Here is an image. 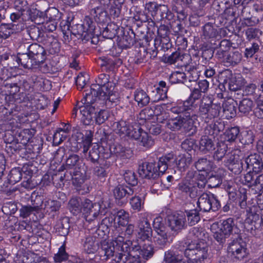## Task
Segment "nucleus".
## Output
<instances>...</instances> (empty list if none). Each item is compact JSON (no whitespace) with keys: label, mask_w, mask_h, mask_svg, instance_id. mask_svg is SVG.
Here are the masks:
<instances>
[{"label":"nucleus","mask_w":263,"mask_h":263,"mask_svg":"<svg viewBox=\"0 0 263 263\" xmlns=\"http://www.w3.org/2000/svg\"><path fill=\"white\" fill-rule=\"evenodd\" d=\"M130 241H124L123 236L115 235L111 241L104 240L101 242L99 253L107 260L113 257L116 263H131L134 259H128V250Z\"/></svg>","instance_id":"nucleus-1"},{"label":"nucleus","mask_w":263,"mask_h":263,"mask_svg":"<svg viewBox=\"0 0 263 263\" xmlns=\"http://www.w3.org/2000/svg\"><path fill=\"white\" fill-rule=\"evenodd\" d=\"M124 2V0H90L88 5L90 14L96 22L104 23L107 21V11L114 17L119 16Z\"/></svg>","instance_id":"nucleus-2"},{"label":"nucleus","mask_w":263,"mask_h":263,"mask_svg":"<svg viewBox=\"0 0 263 263\" xmlns=\"http://www.w3.org/2000/svg\"><path fill=\"white\" fill-rule=\"evenodd\" d=\"M212 95H203L199 100L197 115L208 124L219 122L217 120L219 117L221 106L220 104L214 103Z\"/></svg>","instance_id":"nucleus-3"},{"label":"nucleus","mask_w":263,"mask_h":263,"mask_svg":"<svg viewBox=\"0 0 263 263\" xmlns=\"http://www.w3.org/2000/svg\"><path fill=\"white\" fill-rule=\"evenodd\" d=\"M206 180L204 175H200L193 171H189L184 180L179 183L178 189L191 198L198 195V189L205 187Z\"/></svg>","instance_id":"nucleus-4"},{"label":"nucleus","mask_w":263,"mask_h":263,"mask_svg":"<svg viewBox=\"0 0 263 263\" xmlns=\"http://www.w3.org/2000/svg\"><path fill=\"white\" fill-rule=\"evenodd\" d=\"M96 84L91 86L89 91L86 92L85 94H92L93 96L92 90H95L96 94L94 96L97 99L108 100L112 101L114 99H111V97L113 94L115 84L109 80V76L105 73H101L96 80Z\"/></svg>","instance_id":"nucleus-5"},{"label":"nucleus","mask_w":263,"mask_h":263,"mask_svg":"<svg viewBox=\"0 0 263 263\" xmlns=\"http://www.w3.org/2000/svg\"><path fill=\"white\" fill-rule=\"evenodd\" d=\"M93 95L96 94L92 90ZM96 97L92 94H85L80 102L78 103L77 106L81 114V122L85 125H93L94 123L95 107L92 104L97 100Z\"/></svg>","instance_id":"nucleus-6"},{"label":"nucleus","mask_w":263,"mask_h":263,"mask_svg":"<svg viewBox=\"0 0 263 263\" xmlns=\"http://www.w3.org/2000/svg\"><path fill=\"white\" fill-rule=\"evenodd\" d=\"M224 124L222 122H216L207 124L204 129L205 135L202 136L199 142V149L204 153L214 149V144L209 136L215 138L224 129Z\"/></svg>","instance_id":"nucleus-7"},{"label":"nucleus","mask_w":263,"mask_h":263,"mask_svg":"<svg viewBox=\"0 0 263 263\" xmlns=\"http://www.w3.org/2000/svg\"><path fill=\"white\" fill-rule=\"evenodd\" d=\"M116 128V132L120 136L125 135L128 137L137 140L140 137L143 130L134 122V119L131 117L127 120H121L115 122L114 124Z\"/></svg>","instance_id":"nucleus-8"},{"label":"nucleus","mask_w":263,"mask_h":263,"mask_svg":"<svg viewBox=\"0 0 263 263\" xmlns=\"http://www.w3.org/2000/svg\"><path fill=\"white\" fill-rule=\"evenodd\" d=\"M128 259H134L131 263H141L140 257L147 260L153 257L155 251L154 247L150 243H145L141 247L136 242L132 243L129 246Z\"/></svg>","instance_id":"nucleus-9"},{"label":"nucleus","mask_w":263,"mask_h":263,"mask_svg":"<svg viewBox=\"0 0 263 263\" xmlns=\"http://www.w3.org/2000/svg\"><path fill=\"white\" fill-rule=\"evenodd\" d=\"M153 227L157 233L154 237V242L160 248H163L169 242V240L172 239L174 233H172L169 228L164 224L161 217H157L154 219Z\"/></svg>","instance_id":"nucleus-10"},{"label":"nucleus","mask_w":263,"mask_h":263,"mask_svg":"<svg viewBox=\"0 0 263 263\" xmlns=\"http://www.w3.org/2000/svg\"><path fill=\"white\" fill-rule=\"evenodd\" d=\"M82 204V212L86 221L90 223L92 222L93 226H87L88 229L92 231L97 230V227L99 223L96 218L99 214L100 211V205L97 203H92L91 200L85 199Z\"/></svg>","instance_id":"nucleus-11"},{"label":"nucleus","mask_w":263,"mask_h":263,"mask_svg":"<svg viewBox=\"0 0 263 263\" xmlns=\"http://www.w3.org/2000/svg\"><path fill=\"white\" fill-rule=\"evenodd\" d=\"M234 226L233 219L229 218L223 220L220 226L218 223H213L211 226V231L213 237L218 242L222 243L225 241L226 238L232 234Z\"/></svg>","instance_id":"nucleus-12"},{"label":"nucleus","mask_w":263,"mask_h":263,"mask_svg":"<svg viewBox=\"0 0 263 263\" xmlns=\"http://www.w3.org/2000/svg\"><path fill=\"white\" fill-rule=\"evenodd\" d=\"M29 44V42L24 43L20 45V48H27L28 54L32 58V62L35 66L39 67L45 61L47 52L43 46L37 43Z\"/></svg>","instance_id":"nucleus-13"},{"label":"nucleus","mask_w":263,"mask_h":263,"mask_svg":"<svg viewBox=\"0 0 263 263\" xmlns=\"http://www.w3.org/2000/svg\"><path fill=\"white\" fill-rule=\"evenodd\" d=\"M184 254L189 259H197L203 262L208 256L207 245L202 241L190 243L185 249Z\"/></svg>","instance_id":"nucleus-14"},{"label":"nucleus","mask_w":263,"mask_h":263,"mask_svg":"<svg viewBox=\"0 0 263 263\" xmlns=\"http://www.w3.org/2000/svg\"><path fill=\"white\" fill-rule=\"evenodd\" d=\"M197 205L204 212L216 211L221 206L217 197L211 193H203L198 198Z\"/></svg>","instance_id":"nucleus-15"},{"label":"nucleus","mask_w":263,"mask_h":263,"mask_svg":"<svg viewBox=\"0 0 263 263\" xmlns=\"http://www.w3.org/2000/svg\"><path fill=\"white\" fill-rule=\"evenodd\" d=\"M227 250L229 254L239 260L242 259L248 255L246 242L240 237L232 240Z\"/></svg>","instance_id":"nucleus-16"},{"label":"nucleus","mask_w":263,"mask_h":263,"mask_svg":"<svg viewBox=\"0 0 263 263\" xmlns=\"http://www.w3.org/2000/svg\"><path fill=\"white\" fill-rule=\"evenodd\" d=\"M86 22L83 24H77L72 29V32L74 34L79 35V38L82 40L88 41L91 39L94 35L95 27L91 21L85 20Z\"/></svg>","instance_id":"nucleus-17"},{"label":"nucleus","mask_w":263,"mask_h":263,"mask_svg":"<svg viewBox=\"0 0 263 263\" xmlns=\"http://www.w3.org/2000/svg\"><path fill=\"white\" fill-rule=\"evenodd\" d=\"M237 151H234L226 155L224 164L235 174L239 173L243 169V163L240 159Z\"/></svg>","instance_id":"nucleus-18"},{"label":"nucleus","mask_w":263,"mask_h":263,"mask_svg":"<svg viewBox=\"0 0 263 263\" xmlns=\"http://www.w3.org/2000/svg\"><path fill=\"white\" fill-rule=\"evenodd\" d=\"M138 172L140 176L143 178L156 179L161 175L156 164L152 162H144L139 165Z\"/></svg>","instance_id":"nucleus-19"},{"label":"nucleus","mask_w":263,"mask_h":263,"mask_svg":"<svg viewBox=\"0 0 263 263\" xmlns=\"http://www.w3.org/2000/svg\"><path fill=\"white\" fill-rule=\"evenodd\" d=\"M141 216L137 224L138 231L137 237L142 241L149 240L152 236V230L150 223L145 217V214H141Z\"/></svg>","instance_id":"nucleus-20"},{"label":"nucleus","mask_w":263,"mask_h":263,"mask_svg":"<svg viewBox=\"0 0 263 263\" xmlns=\"http://www.w3.org/2000/svg\"><path fill=\"white\" fill-rule=\"evenodd\" d=\"M186 223L185 215L183 213H177L167 217V228L172 233H176L181 230Z\"/></svg>","instance_id":"nucleus-21"},{"label":"nucleus","mask_w":263,"mask_h":263,"mask_svg":"<svg viewBox=\"0 0 263 263\" xmlns=\"http://www.w3.org/2000/svg\"><path fill=\"white\" fill-rule=\"evenodd\" d=\"M183 117L184 130L192 135L195 134L197 131V125L199 124L198 115L195 112H193L192 114L187 112Z\"/></svg>","instance_id":"nucleus-22"},{"label":"nucleus","mask_w":263,"mask_h":263,"mask_svg":"<svg viewBox=\"0 0 263 263\" xmlns=\"http://www.w3.org/2000/svg\"><path fill=\"white\" fill-rule=\"evenodd\" d=\"M57 22L54 20H50L42 23L40 29L44 32H52L54 31L57 26ZM36 32H39V28H33L29 31L28 34L32 40H37L39 34H35Z\"/></svg>","instance_id":"nucleus-23"},{"label":"nucleus","mask_w":263,"mask_h":263,"mask_svg":"<svg viewBox=\"0 0 263 263\" xmlns=\"http://www.w3.org/2000/svg\"><path fill=\"white\" fill-rule=\"evenodd\" d=\"M246 167L251 168L255 173H259L263 168V162L260 156L257 154H251L245 159Z\"/></svg>","instance_id":"nucleus-24"},{"label":"nucleus","mask_w":263,"mask_h":263,"mask_svg":"<svg viewBox=\"0 0 263 263\" xmlns=\"http://www.w3.org/2000/svg\"><path fill=\"white\" fill-rule=\"evenodd\" d=\"M176 158L173 154L169 153L159 158L157 163V167L159 172L163 175L168 167L175 166Z\"/></svg>","instance_id":"nucleus-25"},{"label":"nucleus","mask_w":263,"mask_h":263,"mask_svg":"<svg viewBox=\"0 0 263 263\" xmlns=\"http://www.w3.org/2000/svg\"><path fill=\"white\" fill-rule=\"evenodd\" d=\"M32 206H23L20 210V215L25 218L28 217L33 211H37L42 206V197L36 196L34 200H32Z\"/></svg>","instance_id":"nucleus-26"},{"label":"nucleus","mask_w":263,"mask_h":263,"mask_svg":"<svg viewBox=\"0 0 263 263\" xmlns=\"http://www.w3.org/2000/svg\"><path fill=\"white\" fill-rule=\"evenodd\" d=\"M24 28V24L20 25L3 24L0 26V36L3 39H7L15 30H22Z\"/></svg>","instance_id":"nucleus-27"},{"label":"nucleus","mask_w":263,"mask_h":263,"mask_svg":"<svg viewBox=\"0 0 263 263\" xmlns=\"http://www.w3.org/2000/svg\"><path fill=\"white\" fill-rule=\"evenodd\" d=\"M99 241L96 237L89 236L84 240L83 246L84 251L88 254L95 253L99 249Z\"/></svg>","instance_id":"nucleus-28"},{"label":"nucleus","mask_w":263,"mask_h":263,"mask_svg":"<svg viewBox=\"0 0 263 263\" xmlns=\"http://www.w3.org/2000/svg\"><path fill=\"white\" fill-rule=\"evenodd\" d=\"M201 92L197 88H194L189 97L185 100V104L190 106L192 111H195L199 106V101L201 97Z\"/></svg>","instance_id":"nucleus-29"},{"label":"nucleus","mask_w":263,"mask_h":263,"mask_svg":"<svg viewBox=\"0 0 263 263\" xmlns=\"http://www.w3.org/2000/svg\"><path fill=\"white\" fill-rule=\"evenodd\" d=\"M110 150L111 153L122 159L128 158L132 155V151L129 148L125 147L119 144L113 145L110 147Z\"/></svg>","instance_id":"nucleus-30"},{"label":"nucleus","mask_w":263,"mask_h":263,"mask_svg":"<svg viewBox=\"0 0 263 263\" xmlns=\"http://www.w3.org/2000/svg\"><path fill=\"white\" fill-rule=\"evenodd\" d=\"M163 263H187V261L173 251L168 250L164 252Z\"/></svg>","instance_id":"nucleus-31"},{"label":"nucleus","mask_w":263,"mask_h":263,"mask_svg":"<svg viewBox=\"0 0 263 263\" xmlns=\"http://www.w3.org/2000/svg\"><path fill=\"white\" fill-rule=\"evenodd\" d=\"M192 161L191 155L189 153L182 154L176 158L175 166L181 171H184L191 164Z\"/></svg>","instance_id":"nucleus-32"},{"label":"nucleus","mask_w":263,"mask_h":263,"mask_svg":"<svg viewBox=\"0 0 263 263\" xmlns=\"http://www.w3.org/2000/svg\"><path fill=\"white\" fill-rule=\"evenodd\" d=\"M183 117L178 116L176 117H172L167 120L166 126L173 131H177L183 128Z\"/></svg>","instance_id":"nucleus-33"},{"label":"nucleus","mask_w":263,"mask_h":263,"mask_svg":"<svg viewBox=\"0 0 263 263\" xmlns=\"http://www.w3.org/2000/svg\"><path fill=\"white\" fill-rule=\"evenodd\" d=\"M2 89L9 95H15L20 91L17 83L13 82L11 79H8L3 82Z\"/></svg>","instance_id":"nucleus-34"},{"label":"nucleus","mask_w":263,"mask_h":263,"mask_svg":"<svg viewBox=\"0 0 263 263\" xmlns=\"http://www.w3.org/2000/svg\"><path fill=\"white\" fill-rule=\"evenodd\" d=\"M16 61L25 68H34L38 67L37 66H35L32 62V58H31L28 52L19 53L17 57Z\"/></svg>","instance_id":"nucleus-35"},{"label":"nucleus","mask_w":263,"mask_h":263,"mask_svg":"<svg viewBox=\"0 0 263 263\" xmlns=\"http://www.w3.org/2000/svg\"><path fill=\"white\" fill-rule=\"evenodd\" d=\"M189 237L192 239L191 243H197L200 241H204L205 233L202 229L197 227L193 228L190 231Z\"/></svg>","instance_id":"nucleus-36"},{"label":"nucleus","mask_w":263,"mask_h":263,"mask_svg":"<svg viewBox=\"0 0 263 263\" xmlns=\"http://www.w3.org/2000/svg\"><path fill=\"white\" fill-rule=\"evenodd\" d=\"M135 100L139 107L146 106L149 102L150 98L143 90L137 89L135 92Z\"/></svg>","instance_id":"nucleus-37"},{"label":"nucleus","mask_w":263,"mask_h":263,"mask_svg":"<svg viewBox=\"0 0 263 263\" xmlns=\"http://www.w3.org/2000/svg\"><path fill=\"white\" fill-rule=\"evenodd\" d=\"M134 189L129 187H124L122 185L116 186L114 191V195L116 199L120 200L125 197L126 195H132L134 194Z\"/></svg>","instance_id":"nucleus-38"},{"label":"nucleus","mask_w":263,"mask_h":263,"mask_svg":"<svg viewBox=\"0 0 263 263\" xmlns=\"http://www.w3.org/2000/svg\"><path fill=\"white\" fill-rule=\"evenodd\" d=\"M42 206L40 209H44L47 213H51L59 210L61 204L59 201L53 200H48L43 202L42 200Z\"/></svg>","instance_id":"nucleus-39"},{"label":"nucleus","mask_w":263,"mask_h":263,"mask_svg":"<svg viewBox=\"0 0 263 263\" xmlns=\"http://www.w3.org/2000/svg\"><path fill=\"white\" fill-rule=\"evenodd\" d=\"M68 127L64 128H59L54 133L53 137V143L58 145L61 144L67 138L66 134L69 132Z\"/></svg>","instance_id":"nucleus-40"},{"label":"nucleus","mask_w":263,"mask_h":263,"mask_svg":"<svg viewBox=\"0 0 263 263\" xmlns=\"http://www.w3.org/2000/svg\"><path fill=\"white\" fill-rule=\"evenodd\" d=\"M14 7L17 11L21 13V14L30 15V9L26 0H15Z\"/></svg>","instance_id":"nucleus-41"},{"label":"nucleus","mask_w":263,"mask_h":263,"mask_svg":"<svg viewBox=\"0 0 263 263\" xmlns=\"http://www.w3.org/2000/svg\"><path fill=\"white\" fill-rule=\"evenodd\" d=\"M253 107V102L250 99L244 98L240 101L238 109L240 112L247 114L252 110Z\"/></svg>","instance_id":"nucleus-42"},{"label":"nucleus","mask_w":263,"mask_h":263,"mask_svg":"<svg viewBox=\"0 0 263 263\" xmlns=\"http://www.w3.org/2000/svg\"><path fill=\"white\" fill-rule=\"evenodd\" d=\"M79 165L80 158L77 155H70L66 160V169H77L79 168Z\"/></svg>","instance_id":"nucleus-43"},{"label":"nucleus","mask_w":263,"mask_h":263,"mask_svg":"<svg viewBox=\"0 0 263 263\" xmlns=\"http://www.w3.org/2000/svg\"><path fill=\"white\" fill-rule=\"evenodd\" d=\"M239 134V129L238 127H231L227 129L224 133V138L229 142L234 141Z\"/></svg>","instance_id":"nucleus-44"},{"label":"nucleus","mask_w":263,"mask_h":263,"mask_svg":"<svg viewBox=\"0 0 263 263\" xmlns=\"http://www.w3.org/2000/svg\"><path fill=\"white\" fill-rule=\"evenodd\" d=\"M242 59V54L238 51L228 54L225 59V63L229 65H236L239 63Z\"/></svg>","instance_id":"nucleus-45"},{"label":"nucleus","mask_w":263,"mask_h":263,"mask_svg":"<svg viewBox=\"0 0 263 263\" xmlns=\"http://www.w3.org/2000/svg\"><path fill=\"white\" fill-rule=\"evenodd\" d=\"M195 166L200 171H209L212 168L211 162L206 158H202L195 162Z\"/></svg>","instance_id":"nucleus-46"},{"label":"nucleus","mask_w":263,"mask_h":263,"mask_svg":"<svg viewBox=\"0 0 263 263\" xmlns=\"http://www.w3.org/2000/svg\"><path fill=\"white\" fill-rule=\"evenodd\" d=\"M218 32L212 24L209 23L203 27V35L205 39H211L216 37Z\"/></svg>","instance_id":"nucleus-47"},{"label":"nucleus","mask_w":263,"mask_h":263,"mask_svg":"<svg viewBox=\"0 0 263 263\" xmlns=\"http://www.w3.org/2000/svg\"><path fill=\"white\" fill-rule=\"evenodd\" d=\"M158 12L160 13V18L156 17L157 21L163 20L164 19L171 20L172 18V13L168 8V7L165 5L159 4Z\"/></svg>","instance_id":"nucleus-48"},{"label":"nucleus","mask_w":263,"mask_h":263,"mask_svg":"<svg viewBox=\"0 0 263 263\" xmlns=\"http://www.w3.org/2000/svg\"><path fill=\"white\" fill-rule=\"evenodd\" d=\"M115 219L119 226H126L128 222L129 214L124 210H120L117 212Z\"/></svg>","instance_id":"nucleus-49"},{"label":"nucleus","mask_w":263,"mask_h":263,"mask_svg":"<svg viewBox=\"0 0 263 263\" xmlns=\"http://www.w3.org/2000/svg\"><path fill=\"white\" fill-rule=\"evenodd\" d=\"M22 177V173L21 168H12L9 174L8 180L11 184H15L20 181Z\"/></svg>","instance_id":"nucleus-50"},{"label":"nucleus","mask_w":263,"mask_h":263,"mask_svg":"<svg viewBox=\"0 0 263 263\" xmlns=\"http://www.w3.org/2000/svg\"><path fill=\"white\" fill-rule=\"evenodd\" d=\"M139 144L144 147H149L154 144L153 139L148 135V134L143 130L140 135L139 139Z\"/></svg>","instance_id":"nucleus-51"},{"label":"nucleus","mask_w":263,"mask_h":263,"mask_svg":"<svg viewBox=\"0 0 263 263\" xmlns=\"http://www.w3.org/2000/svg\"><path fill=\"white\" fill-rule=\"evenodd\" d=\"M185 212V216H187V222L190 226L195 225L200 220L199 214L196 210H191Z\"/></svg>","instance_id":"nucleus-52"},{"label":"nucleus","mask_w":263,"mask_h":263,"mask_svg":"<svg viewBox=\"0 0 263 263\" xmlns=\"http://www.w3.org/2000/svg\"><path fill=\"white\" fill-rule=\"evenodd\" d=\"M22 263H37L39 261L40 257L35 253L28 252L22 256Z\"/></svg>","instance_id":"nucleus-53"},{"label":"nucleus","mask_w":263,"mask_h":263,"mask_svg":"<svg viewBox=\"0 0 263 263\" xmlns=\"http://www.w3.org/2000/svg\"><path fill=\"white\" fill-rule=\"evenodd\" d=\"M109 117V112L107 110L101 109L98 112L95 111L94 123L100 125L103 123Z\"/></svg>","instance_id":"nucleus-54"},{"label":"nucleus","mask_w":263,"mask_h":263,"mask_svg":"<svg viewBox=\"0 0 263 263\" xmlns=\"http://www.w3.org/2000/svg\"><path fill=\"white\" fill-rule=\"evenodd\" d=\"M68 258V255L65 250V245L63 244L59 249L57 253L54 255V260L57 262H61L66 260Z\"/></svg>","instance_id":"nucleus-55"},{"label":"nucleus","mask_w":263,"mask_h":263,"mask_svg":"<svg viewBox=\"0 0 263 263\" xmlns=\"http://www.w3.org/2000/svg\"><path fill=\"white\" fill-rule=\"evenodd\" d=\"M69 206L70 211L73 214H77L82 211L80 200L77 198H72L70 200Z\"/></svg>","instance_id":"nucleus-56"},{"label":"nucleus","mask_w":263,"mask_h":263,"mask_svg":"<svg viewBox=\"0 0 263 263\" xmlns=\"http://www.w3.org/2000/svg\"><path fill=\"white\" fill-rule=\"evenodd\" d=\"M153 115V110L149 108H145L139 113L137 117V119L139 121H141L139 123L143 124L144 122L151 119V117Z\"/></svg>","instance_id":"nucleus-57"},{"label":"nucleus","mask_w":263,"mask_h":263,"mask_svg":"<svg viewBox=\"0 0 263 263\" xmlns=\"http://www.w3.org/2000/svg\"><path fill=\"white\" fill-rule=\"evenodd\" d=\"M36 107L37 109H43L46 107L48 104V100L43 95L38 93L34 98Z\"/></svg>","instance_id":"nucleus-58"},{"label":"nucleus","mask_w":263,"mask_h":263,"mask_svg":"<svg viewBox=\"0 0 263 263\" xmlns=\"http://www.w3.org/2000/svg\"><path fill=\"white\" fill-rule=\"evenodd\" d=\"M144 204V200L139 196H134L130 200V204L132 208L136 211H140Z\"/></svg>","instance_id":"nucleus-59"},{"label":"nucleus","mask_w":263,"mask_h":263,"mask_svg":"<svg viewBox=\"0 0 263 263\" xmlns=\"http://www.w3.org/2000/svg\"><path fill=\"white\" fill-rule=\"evenodd\" d=\"M159 4L155 2H149L145 5V9L150 13L154 20H156Z\"/></svg>","instance_id":"nucleus-60"},{"label":"nucleus","mask_w":263,"mask_h":263,"mask_svg":"<svg viewBox=\"0 0 263 263\" xmlns=\"http://www.w3.org/2000/svg\"><path fill=\"white\" fill-rule=\"evenodd\" d=\"M88 76L86 73H80L76 78V83L78 89H82L86 84Z\"/></svg>","instance_id":"nucleus-61"},{"label":"nucleus","mask_w":263,"mask_h":263,"mask_svg":"<svg viewBox=\"0 0 263 263\" xmlns=\"http://www.w3.org/2000/svg\"><path fill=\"white\" fill-rule=\"evenodd\" d=\"M125 181L129 184L135 186L138 183L137 179L134 172L130 171L126 172L124 175Z\"/></svg>","instance_id":"nucleus-62"},{"label":"nucleus","mask_w":263,"mask_h":263,"mask_svg":"<svg viewBox=\"0 0 263 263\" xmlns=\"http://www.w3.org/2000/svg\"><path fill=\"white\" fill-rule=\"evenodd\" d=\"M223 112L228 118H232L236 114V108L235 105L232 103L228 102L223 106Z\"/></svg>","instance_id":"nucleus-63"},{"label":"nucleus","mask_w":263,"mask_h":263,"mask_svg":"<svg viewBox=\"0 0 263 263\" xmlns=\"http://www.w3.org/2000/svg\"><path fill=\"white\" fill-rule=\"evenodd\" d=\"M189 110H191V108L190 106H187V105L185 104V101L182 104L174 106L171 109V111L175 114H180Z\"/></svg>","instance_id":"nucleus-64"}]
</instances>
